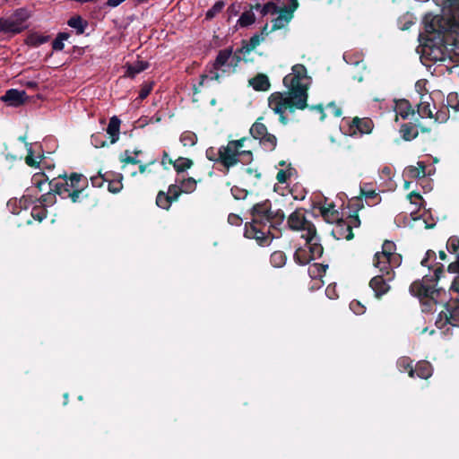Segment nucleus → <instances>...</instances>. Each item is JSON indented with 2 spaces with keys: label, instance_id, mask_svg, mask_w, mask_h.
<instances>
[{
  "label": "nucleus",
  "instance_id": "obj_1",
  "mask_svg": "<svg viewBox=\"0 0 459 459\" xmlns=\"http://www.w3.org/2000/svg\"><path fill=\"white\" fill-rule=\"evenodd\" d=\"M443 6V17L427 13L424 33L418 52L426 66L438 64L449 68L459 65V0H437Z\"/></svg>",
  "mask_w": 459,
  "mask_h": 459
},
{
  "label": "nucleus",
  "instance_id": "obj_2",
  "mask_svg": "<svg viewBox=\"0 0 459 459\" xmlns=\"http://www.w3.org/2000/svg\"><path fill=\"white\" fill-rule=\"evenodd\" d=\"M440 273L439 269H436L430 277L425 276L421 281H414L410 286V292L422 300L423 312L437 311L433 306L440 305L443 307L436 319L438 328L447 324L459 326V274L454 278L447 293L443 289L435 288Z\"/></svg>",
  "mask_w": 459,
  "mask_h": 459
},
{
  "label": "nucleus",
  "instance_id": "obj_3",
  "mask_svg": "<svg viewBox=\"0 0 459 459\" xmlns=\"http://www.w3.org/2000/svg\"><path fill=\"white\" fill-rule=\"evenodd\" d=\"M311 78L307 76V69L303 65L292 66L291 73L283 78V84L288 91L274 92L268 100V106L275 114L279 115L281 124L289 121L286 112L293 113L296 109H304L307 107V89Z\"/></svg>",
  "mask_w": 459,
  "mask_h": 459
},
{
  "label": "nucleus",
  "instance_id": "obj_4",
  "mask_svg": "<svg viewBox=\"0 0 459 459\" xmlns=\"http://www.w3.org/2000/svg\"><path fill=\"white\" fill-rule=\"evenodd\" d=\"M251 215V221L245 225V237L255 239L260 246H268L278 237L272 230L283 223L284 213L281 210L272 211L270 202L265 201L255 204Z\"/></svg>",
  "mask_w": 459,
  "mask_h": 459
},
{
  "label": "nucleus",
  "instance_id": "obj_5",
  "mask_svg": "<svg viewBox=\"0 0 459 459\" xmlns=\"http://www.w3.org/2000/svg\"><path fill=\"white\" fill-rule=\"evenodd\" d=\"M288 225L291 230L299 231L300 238L305 241L304 245L298 247L294 253V259L299 264L305 265L322 255L323 247L316 227L306 218L303 210H296L290 213Z\"/></svg>",
  "mask_w": 459,
  "mask_h": 459
},
{
  "label": "nucleus",
  "instance_id": "obj_6",
  "mask_svg": "<svg viewBox=\"0 0 459 459\" xmlns=\"http://www.w3.org/2000/svg\"><path fill=\"white\" fill-rule=\"evenodd\" d=\"M394 251L395 244L386 240L382 246V251L377 252L374 256L373 264L379 273L371 279L369 286L377 298L389 290V282L394 277V268L402 263V256Z\"/></svg>",
  "mask_w": 459,
  "mask_h": 459
},
{
  "label": "nucleus",
  "instance_id": "obj_7",
  "mask_svg": "<svg viewBox=\"0 0 459 459\" xmlns=\"http://www.w3.org/2000/svg\"><path fill=\"white\" fill-rule=\"evenodd\" d=\"M316 206L325 221L334 224L332 234L336 239L350 240L353 238L352 229L360 225V221L357 215H351L345 219L339 218V212L334 208V204L332 202H327V200L318 202Z\"/></svg>",
  "mask_w": 459,
  "mask_h": 459
},
{
  "label": "nucleus",
  "instance_id": "obj_8",
  "mask_svg": "<svg viewBox=\"0 0 459 459\" xmlns=\"http://www.w3.org/2000/svg\"><path fill=\"white\" fill-rule=\"evenodd\" d=\"M50 186L63 198L70 197L73 203H76L79 195L87 186V178L81 174L73 173L70 177L55 179L50 182Z\"/></svg>",
  "mask_w": 459,
  "mask_h": 459
},
{
  "label": "nucleus",
  "instance_id": "obj_9",
  "mask_svg": "<svg viewBox=\"0 0 459 459\" xmlns=\"http://www.w3.org/2000/svg\"><path fill=\"white\" fill-rule=\"evenodd\" d=\"M244 140L230 141L226 146H222L218 151L219 160L227 169L234 166L238 161V157L242 156L245 161L252 159V152L249 151L239 152L243 147Z\"/></svg>",
  "mask_w": 459,
  "mask_h": 459
},
{
  "label": "nucleus",
  "instance_id": "obj_10",
  "mask_svg": "<svg viewBox=\"0 0 459 459\" xmlns=\"http://www.w3.org/2000/svg\"><path fill=\"white\" fill-rule=\"evenodd\" d=\"M30 11L27 8L16 9L6 18H0V32L18 34L27 28L26 22L30 17Z\"/></svg>",
  "mask_w": 459,
  "mask_h": 459
},
{
  "label": "nucleus",
  "instance_id": "obj_11",
  "mask_svg": "<svg viewBox=\"0 0 459 459\" xmlns=\"http://www.w3.org/2000/svg\"><path fill=\"white\" fill-rule=\"evenodd\" d=\"M250 134L259 140L260 144L266 151H273L277 143L275 135L268 133L267 127L258 119L250 128Z\"/></svg>",
  "mask_w": 459,
  "mask_h": 459
},
{
  "label": "nucleus",
  "instance_id": "obj_12",
  "mask_svg": "<svg viewBox=\"0 0 459 459\" xmlns=\"http://www.w3.org/2000/svg\"><path fill=\"white\" fill-rule=\"evenodd\" d=\"M290 4L285 6L279 15L272 21V30H280L286 27L293 18V13L299 7L298 0H289Z\"/></svg>",
  "mask_w": 459,
  "mask_h": 459
},
{
  "label": "nucleus",
  "instance_id": "obj_13",
  "mask_svg": "<svg viewBox=\"0 0 459 459\" xmlns=\"http://www.w3.org/2000/svg\"><path fill=\"white\" fill-rule=\"evenodd\" d=\"M434 219L427 212L414 216L413 212H411V217L407 222V226L416 230H422L431 229L435 226Z\"/></svg>",
  "mask_w": 459,
  "mask_h": 459
},
{
  "label": "nucleus",
  "instance_id": "obj_14",
  "mask_svg": "<svg viewBox=\"0 0 459 459\" xmlns=\"http://www.w3.org/2000/svg\"><path fill=\"white\" fill-rule=\"evenodd\" d=\"M373 128V122L369 118H354L346 134L350 135H362L369 134Z\"/></svg>",
  "mask_w": 459,
  "mask_h": 459
},
{
  "label": "nucleus",
  "instance_id": "obj_15",
  "mask_svg": "<svg viewBox=\"0 0 459 459\" xmlns=\"http://www.w3.org/2000/svg\"><path fill=\"white\" fill-rule=\"evenodd\" d=\"M426 176L425 165L423 162L419 161L417 166H409L403 171L404 178L417 179Z\"/></svg>",
  "mask_w": 459,
  "mask_h": 459
},
{
  "label": "nucleus",
  "instance_id": "obj_16",
  "mask_svg": "<svg viewBox=\"0 0 459 459\" xmlns=\"http://www.w3.org/2000/svg\"><path fill=\"white\" fill-rule=\"evenodd\" d=\"M431 97L423 95L418 104V113L421 117H433L435 107L430 104Z\"/></svg>",
  "mask_w": 459,
  "mask_h": 459
},
{
  "label": "nucleus",
  "instance_id": "obj_17",
  "mask_svg": "<svg viewBox=\"0 0 459 459\" xmlns=\"http://www.w3.org/2000/svg\"><path fill=\"white\" fill-rule=\"evenodd\" d=\"M25 91H18L16 89L8 90L1 100L4 102H8L11 105H19L23 102Z\"/></svg>",
  "mask_w": 459,
  "mask_h": 459
},
{
  "label": "nucleus",
  "instance_id": "obj_18",
  "mask_svg": "<svg viewBox=\"0 0 459 459\" xmlns=\"http://www.w3.org/2000/svg\"><path fill=\"white\" fill-rule=\"evenodd\" d=\"M120 124V119L116 116L112 117L108 122L107 134L110 136V143L112 144L117 143L119 138Z\"/></svg>",
  "mask_w": 459,
  "mask_h": 459
},
{
  "label": "nucleus",
  "instance_id": "obj_19",
  "mask_svg": "<svg viewBox=\"0 0 459 459\" xmlns=\"http://www.w3.org/2000/svg\"><path fill=\"white\" fill-rule=\"evenodd\" d=\"M413 370L414 375L422 379L429 378L433 373V368L428 361L418 362Z\"/></svg>",
  "mask_w": 459,
  "mask_h": 459
},
{
  "label": "nucleus",
  "instance_id": "obj_20",
  "mask_svg": "<svg viewBox=\"0 0 459 459\" xmlns=\"http://www.w3.org/2000/svg\"><path fill=\"white\" fill-rule=\"evenodd\" d=\"M394 112L396 113V116H400L403 119L408 118L409 116L412 114L411 105L406 100L395 101Z\"/></svg>",
  "mask_w": 459,
  "mask_h": 459
},
{
  "label": "nucleus",
  "instance_id": "obj_21",
  "mask_svg": "<svg viewBox=\"0 0 459 459\" xmlns=\"http://www.w3.org/2000/svg\"><path fill=\"white\" fill-rule=\"evenodd\" d=\"M249 83L256 91H267L270 87L268 77L264 74H258Z\"/></svg>",
  "mask_w": 459,
  "mask_h": 459
},
{
  "label": "nucleus",
  "instance_id": "obj_22",
  "mask_svg": "<svg viewBox=\"0 0 459 459\" xmlns=\"http://www.w3.org/2000/svg\"><path fill=\"white\" fill-rule=\"evenodd\" d=\"M252 9L255 10L256 12H259L262 16H265L269 13L274 14L278 13V6L273 2H268L263 5L256 3L255 5L252 6Z\"/></svg>",
  "mask_w": 459,
  "mask_h": 459
},
{
  "label": "nucleus",
  "instance_id": "obj_23",
  "mask_svg": "<svg viewBox=\"0 0 459 459\" xmlns=\"http://www.w3.org/2000/svg\"><path fill=\"white\" fill-rule=\"evenodd\" d=\"M67 24L76 30L77 34H82L88 25L87 22L84 21L81 16H74L70 18Z\"/></svg>",
  "mask_w": 459,
  "mask_h": 459
},
{
  "label": "nucleus",
  "instance_id": "obj_24",
  "mask_svg": "<svg viewBox=\"0 0 459 459\" xmlns=\"http://www.w3.org/2000/svg\"><path fill=\"white\" fill-rule=\"evenodd\" d=\"M231 55H232L231 48H226V49L221 50L218 53L217 57L214 61V64H213L214 69L219 70L221 67L227 64L228 60L230 59V57L231 56Z\"/></svg>",
  "mask_w": 459,
  "mask_h": 459
},
{
  "label": "nucleus",
  "instance_id": "obj_25",
  "mask_svg": "<svg viewBox=\"0 0 459 459\" xmlns=\"http://www.w3.org/2000/svg\"><path fill=\"white\" fill-rule=\"evenodd\" d=\"M263 40L264 37L262 35H254L238 51L242 54L249 53L259 46Z\"/></svg>",
  "mask_w": 459,
  "mask_h": 459
},
{
  "label": "nucleus",
  "instance_id": "obj_26",
  "mask_svg": "<svg viewBox=\"0 0 459 459\" xmlns=\"http://www.w3.org/2000/svg\"><path fill=\"white\" fill-rule=\"evenodd\" d=\"M148 67V64L143 61H137L134 64L127 65L126 75L134 77L136 74L144 71Z\"/></svg>",
  "mask_w": 459,
  "mask_h": 459
},
{
  "label": "nucleus",
  "instance_id": "obj_27",
  "mask_svg": "<svg viewBox=\"0 0 459 459\" xmlns=\"http://www.w3.org/2000/svg\"><path fill=\"white\" fill-rule=\"evenodd\" d=\"M411 359L409 357H401L397 360V368L399 371L405 372L408 371L409 376L413 377H414V370L411 366Z\"/></svg>",
  "mask_w": 459,
  "mask_h": 459
},
{
  "label": "nucleus",
  "instance_id": "obj_28",
  "mask_svg": "<svg viewBox=\"0 0 459 459\" xmlns=\"http://www.w3.org/2000/svg\"><path fill=\"white\" fill-rule=\"evenodd\" d=\"M48 39H49L48 36L35 32V33H31L27 38V44L30 46H32V47H39V46L48 42Z\"/></svg>",
  "mask_w": 459,
  "mask_h": 459
},
{
  "label": "nucleus",
  "instance_id": "obj_29",
  "mask_svg": "<svg viewBox=\"0 0 459 459\" xmlns=\"http://www.w3.org/2000/svg\"><path fill=\"white\" fill-rule=\"evenodd\" d=\"M286 255L281 251H275L271 255V264L275 268H281L286 264Z\"/></svg>",
  "mask_w": 459,
  "mask_h": 459
},
{
  "label": "nucleus",
  "instance_id": "obj_30",
  "mask_svg": "<svg viewBox=\"0 0 459 459\" xmlns=\"http://www.w3.org/2000/svg\"><path fill=\"white\" fill-rule=\"evenodd\" d=\"M193 162L187 158L180 157L173 162V167L178 172H184L187 169L191 168Z\"/></svg>",
  "mask_w": 459,
  "mask_h": 459
},
{
  "label": "nucleus",
  "instance_id": "obj_31",
  "mask_svg": "<svg viewBox=\"0 0 459 459\" xmlns=\"http://www.w3.org/2000/svg\"><path fill=\"white\" fill-rule=\"evenodd\" d=\"M255 14L252 11L244 12L239 19L238 20V23L241 27H247L255 22Z\"/></svg>",
  "mask_w": 459,
  "mask_h": 459
},
{
  "label": "nucleus",
  "instance_id": "obj_32",
  "mask_svg": "<svg viewBox=\"0 0 459 459\" xmlns=\"http://www.w3.org/2000/svg\"><path fill=\"white\" fill-rule=\"evenodd\" d=\"M69 39V34L66 32H60L52 43V48L55 51H61L65 48L64 42Z\"/></svg>",
  "mask_w": 459,
  "mask_h": 459
},
{
  "label": "nucleus",
  "instance_id": "obj_33",
  "mask_svg": "<svg viewBox=\"0 0 459 459\" xmlns=\"http://www.w3.org/2000/svg\"><path fill=\"white\" fill-rule=\"evenodd\" d=\"M196 188V181L193 178L183 179L180 183L181 192L190 194Z\"/></svg>",
  "mask_w": 459,
  "mask_h": 459
},
{
  "label": "nucleus",
  "instance_id": "obj_34",
  "mask_svg": "<svg viewBox=\"0 0 459 459\" xmlns=\"http://www.w3.org/2000/svg\"><path fill=\"white\" fill-rule=\"evenodd\" d=\"M179 140L184 146H194L196 143L197 137L193 132L186 131L180 135Z\"/></svg>",
  "mask_w": 459,
  "mask_h": 459
},
{
  "label": "nucleus",
  "instance_id": "obj_35",
  "mask_svg": "<svg viewBox=\"0 0 459 459\" xmlns=\"http://www.w3.org/2000/svg\"><path fill=\"white\" fill-rule=\"evenodd\" d=\"M172 201L173 200L164 192H160L156 198L157 205L162 209H169Z\"/></svg>",
  "mask_w": 459,
  "mask_h": 459
},
{
  "label": "nucleus",
  "instance_id": "obj_36",
  "mask_svg": "<svg viewBox=\"0 0 459 459\" xmlns=\"http://www.w3.org/2000/svg\"><path fill=\"white\" fill-rule=\"evenodd\" d=\"M225 6V3L223 1H217L212 8H210L206 13H205V17L207 20H211L212 18H214L218 13H220L222 9L224 8Z\"/></svg>",
  "mask_w": 459,
  "mask_h": 459
},
{
  "label": "nucleus",
  "instance_id": "obj_37",
  "mask_svg": "<svg viewBox=\"0 0 459 459\" xmlns=\"http://www.w3.org/2000/svg\"><path fill=\"white\" fill-rule=\"evenodd\" d=\"M120 161L121 163H123V169H125L126 168V164H138L140 163V160L134 156H131L130 154V152L129 151H125L121 155H120Z\"/></svg>",
  "mask_w": 459,
  "mask_h": 459
},
{
  "label": "nucleus",
  "instance_id": "obj_38",
  "mask_svg": "<svg viewBox=\"0 0 459 459\" xmlns=\"http://www.w3.org/2000/svg\"><path fill=\"white\" fill-rule=\"evenodd\" d=\"M327 265H322L319 264H314L308 268V273L311 277L321 276L325 273Z\"/></svg>",
  "mask_w": 459,
  "mask_h": 459
},
{
  "label": "nucleus",
  "instance_id": "obj_39",
  "mask_svg": "<svg viewBox=\"0 0 459 459\" xmlns=\"http://www.w3.org/2000/svg\"><path fill=\"white\" fill-rule=\"evenodd\" d=\"M122 179H123V176L121 174H118L117 180H112L109 182L108 187V191L111 193H114V194L120 192V190L123 187Z\"/></svg>",
  "mask_w": 459,
  "mask_h": 459
},
{
  "label": "nucleus",
  "instance_id": "obj_40",
  "mask_svg": "<svg viewBox=\"0 0 459 459\" xmlns=\"http://www.w3.org/2000/svg\"><path fill=\"white\" fill-rule=\"evenodd\" d=\"M25 204H26V200H23V199H20V200L14 199V200H10L7 203V207L12 212V213L17 214V213L20 212V211L17 210L16 207L19 206L22 209L23 206L25 207Z\"/></svg>",
  "mask_w": 459,
  "mask_h": 459
},
{
  "label": "nucleus",
  "instance_id": "obj_41",
  "mask_svg": "<svg viewBox=\"0 0 459 459\" xmlns=\"http://www.w3.org/2000/svg\"><path fill=\"white\" fill-rule=\"evenodd\" d=\"M91 142L95 148H101L106 145L104 135L101 133L93 134L91 137Z\"/></svg>",
  "mask_w": 459,
  "mask_h": 459
},
{
  "label": "nucleus",
  "instance_id": "obj_42",
  "mask_svg": "<svg viewBox=\"0 0 459 459\" xmlns=\"http://www.w3.org/2000/svg\"><path fill=\"white\" fill-rule=\"evenodd\" d=\"M401 134L403 135V138L407 141H410V140L415 138L417 135V134L413 131V129L407 125H403L401 127Z\"/></svg>",
  "mask_w": 459,
  "mask_h": 459
},
{
  "label": "nucleus",
  "instance_id": "obj_43",
  "mask_svg": "<svg viewBox=\"0 0 459 459\" xmlns=\"http://www.w3.org/2000/svg\"><path fill=\"white\" fill-rule=\"evenodd\" d=\"M29 154L26 157V163L30 167H37L39 166L40 160H38V159H40V156L34 157L33 156V150L31 145L28 149Z\"/></svg>",
  "mask_w": 459,
  "mask_h": 459
},
{
  "label": "nucleus",
  "instance_id": "obj_44",
  "mask_svg": "<svg viewBox=\"0 0 459 459\" xmlns=\"http://www.w3.org/2000/svg\"><path fill=\"white\" fill-rule=\"evenodd\" d=\"M350 308L356 315H362L366 311L365 306L358 300H352L350 303Z\"/></svg>",
  "mask_w": 459,
  "mask_h": 459
},
{
  "label": "nucleus",
  "instance_id": "obj_45",
  "mask_svg": "<svg viewBox=\"0 0 459 459\" xmlns=\"http://www.w3.org/2000/svg\"><path fill=\"white\" fill-rule=\"evenodd\" d=\"M31 216L33 219L42 221L47 217V211L42 207H35L31 211Z\"/></svg>",
  "mask_w": 459,
  "mask_h": 459
},
{
  "label": "nucleus",
  "instance_id": "obj_46",
  "mask_svg": "<svg viewBox=\"0 0 459 459\" xmlns=\"http://www.w3.org/2000/svg\"><path fill=\"white\" fill-rule=\"evenodd\" d=\"M219 77H220V75H219L217 70L213 68L212 70H211L209 72V74H204L201 76L199 85L203 86L207 80H218Z\"/></svg>",
  "mask_w": 459,
  "mask_h": 459
},
{
  "label": "nucleus",
  "instance_id": "obj_47",
  "mask_svg": "<svg viewBox=\"0 0 459 459\" xmlns=\"http://www.w3.org/2000/svg\"><path fill=\"white\" fill-rule=\"evenodd\" d=\"M360 192L366 199H372L377 196L376 190L366 184L360 186Z\"/></svg>",
  "mask_w": 459,
  "mask_h": 459
},
{
  "label": "nucleus",
  "instance_id": "obj_48",
  "mask_svg": "<svg viewBox=\"0 0 459 459\" xmlns=\"http://www.w3.org/2000/svg\"><path fill=\"white\" fill-rule=\"evenodd\" d=\"M180 186L178 185H171L169 187L168 195L173 200H177L179 195L181 194Z\"/></svg>",
  "mask_w": 459,
  "mask_h": 459
},
{
  "label": "nucleus",
  "instance_id": "obj_49",
  "mask_svg": "<svg viewBox=\"0 0 459 459\" xmlns=\"http://www.w3.org/2000/svg\"><path fill=\"white\" fill-rule=\"evenodd\" d=\"M408 199L411 204H414L416 207H420L421 205L422 197L414 192H411L408 195Z\"/></svg>",
  "mask_w": 459,
  "mask_h": 459
},
{
  "label": "nucleus",
  "instance_id": "obj_50",
  "mask_svg": "<svg viewBox=\"0 0 459 459\" xmlns=\"http://www.w3.org/2000/svg\"><path fill=\"white\" fill-rule=\"evenodd\" d=\"M446 247L450 253L457 251L459 248V240L454 238H449L446 244Z\"/></svg>",
  "mask_w": 459,
  "mask_h": 459
},
{
  "label": "nucleus",
  "instance_id": "obj_51",
  "mask_svg": "<svg viewBox=\"0 0 459 459\" xmlns=\"http://www.w3.org/2000/svg\"><path fill=\"white\" fill-rule=\"evenodd\" d=\"M230 191L235 199L240 200L247 196V192L238 187H232Z\"/></svg>",
  "mask_w": 459,
  "mask_h": 459
},
{
  "label": "nucleus",
  "instance_id": "obj_52",
  "mask_svg": "<svg viewBox=\"0 0 459 459\" xmlns=\"http://www.w3.org/2000/svg\"><path fill=\"white\" fill-rule=\"evenodd\" d=\"M325 295L331 299H336L338 297L336 286L334 284H329L325 289Z\"/></svg>",
  "mask_w": 459,
  "mask_h": 459
},
{
  "label": "nucleus",
  "instance_id": "obj_53",
  "mask_svg": "<svg viewBox=\"0 0 459 459\" xmlns=\"http://www.w3.org/2000/svg\"><path fill=\"white\" fill-rule=\"evenodd\" d=\"M290 170H280L277 173L276 178L280 183H285L288 178L290 176Z\"/></svg>",
  "mask_w": 459,
  "mask_h": 459
},
{
  "label": "nucleus",
  "instance_id": "obj_54",
  "mask_svg": "<svg viewBox=\"0 0 459 459\" xmlns=\"http://www.w3.org/2000/svg\"><path fill=\"white\" fill-rule=\"evenodd\" d=\"M228 221L231 225L238 226L241 224L242 219L237 214L230 213L228 217Z\"/></svg>",
  "mask_w": 459,
  "mask_h": 459
},
{
  "label": "nucleus",
  "instance_id": "obj_55",
  "mask_svg": "<svg viewBox=\"0 0 459 459\" xmlns=\"http://www.w3.org/2000/svg\"><path fill=\"white\" fill-rule=\"evenodd\" d=\"M415 89L417 91V92L420 94V98L423 96V95H428L427 93H424V90H425V82L423 81H418L416 83H415Z\"/></svg>",
  "mask_w": 459,
  "mask_h": 459
},
{
  "label": "nucleus",
  "instance_id": "obj_56",
  "mask_svg": "<svg viewBox=\"0 0 459 459\" xmlns=\"http://www.w3.org/2000/svg\"><path fill=\"white\" fill-rule=\"evenodd\" d=\"M151 91H152V86L151 85L143 86L141 89L140 92H139V98L141 100L145 99L150 94Z\"/></svg>",
  "mask_w": 459,
  "mask_h": 459
},
{
  "label": "nucleus",
  "instance_id": "obj_57",
  "mask_svg": "<svg viewBox=\"0 0 459 459\" xmlns=\"http://www.w3.org/2000/svg\"><path fill=\"white\" fill-rule=\"evenodd\" d=\"M448 271L452 273H459V255H457L456 261L449 264Z\"/></svg>",
  "mask_w": 459,
  "mask_h": 459
},
{
  "label": "nucleus",
  "instance_id": "obj_58",
  "mask_svg": "<svg viewBox=\"0 0 459 459\" xmlns=\"http://www.w3.org/2000/svg\"><path fill=\"white\" fill-rule=\"evenodd\" d=\"M327 109L333 114L334 117H338L342 115L341 109L336 107L333 103H330L327 106Z\"/></svg>",
  "mask_w": 459,
  "mask_h": 459
},
{
  "label": "nucleus",
  "instance_id": "obj_59",
  "mask_svg": "<svg viewBox=\"0 0 459 459\" xmlns=\"http://www.w3.org/2000/svg\"><path fill=\"white\" fill-rule=\"evenodd\" d=\"M455 99H456V95L455 94H450L448 96L447 101H448V104H449V106L451 108H453L455 110H458L459 111V101H457L455 104H453V101Z\"/></svg>",
  "mask_w": 459,
  "mask_h": 459
},
{
  "label": "nucleus",
  "instance_id": "obj_60",
  "mask_svg": "<svg viewBox=\"0 0 459 459\" xmlns=\"http://www.w3.org/2000/svg\"><path fill=\"white\" fill-rule=\"evenodd\" d=\"M126 0H108L106 2V5L111 8H115L118 6L120 4L125 2Z\"/></svg>",
  "mask_w": 459,
  "mask_h": 459
},
{
  "label": "nucleus",
  "instance_id": "obj_61",
  "mask_svg": "<svg viewBox=\"0 0 459 459\" xmlns=\"http://www.w3.org/2000/svg\"><path fill=\"white\" fill-rule=\"evenodd\" d=\"M206 157L211 160H215V150L213 148H210L206 151Z\"/></svg>",
  "mask_w": 459,
  "mask_h": 459
},
{
  "label": "nucleus",
  "instance_id": "obj_62",
  "mask_svg": "<svg viewBox=\"0 0 459 459\" xmlns=\"http://www.w3.org/2000/svg\"><path fill=\"white\" fill-rule=\"evenodd\" d=\"M313 108L318 110V112L321 114V120H323L325 118V114H324L322 106H316V107H314Z\"/></svg>",
  "mask_w": 459,
  "mask_h": 459
},
{
  "label": "nucleus",
  "instance_id": "obj_63",
  "mask_svg": "<svg viewBox=\"0 0 459 459\" xmlns=\"http://www.w3.org/2000/svg\"><path fill=\"white\" fill-rule=\"evenodd\" d=\"M146 170H147V165L146 164H140V166H139L140 173H145Z\"/></svg>",
  "mask_w": 459,
  "mask_h": 459
},
{
  "label": "nucleus",
  "instance_id": "obj_64",
  "mask_svg": "<svg viewBox=\"0 0 459 459\" xmlns=\"http://www.w3.org/2000/svg\"><path fill=\"white\" fill-rule=\"evenodd\" d=\"M410 187H411V182L408 180V178H405V180H404V188L406 190H408V189H410Z\"/></svg>",
  "mask_w": 459,
  "mask_h": 459
}]
</instances>
